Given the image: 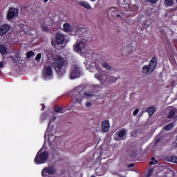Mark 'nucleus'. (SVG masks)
<instances>
[{"mask_svg": "<svg viewBox=\"0 0 177 177\" xmlns=\"http://www.w3.org/2000/svg\"><path fill=\"white\" fill-rule=\"evenodd\" d=\"M55 111L56 113H63L62 111H63V107L62 106H55Z\"/></svg>", "mask_w": 177, "mask_h": 177, "instance_id": "nucleus-28", "label": "nucleus"}, {"mask_svg": "<svg viewBox=\"0 0 177 177\" xmlns=\"http://www.w3.org/2000/svg\"><path fill=\"white\" fill-rule=\"evenodd\" d=\"M96 57L91 58L90 61H87L86 62H84L86 64V68L87 70L90 71V73H95V68H96V66L100 68L102 70V67H100V64L104 68H106V70H111L113 68L110 64H109L106 62H103L102 59L97 58Z\"/></svg>", "mask_w": 177, "mask_h": 177, "instance_id": "nucleus-4", "label": "nucleus"}, {"mask_svg": "<svg viewBox=\"0 0 177 177\" xmlns=\"http://www.w3.org/2000/svg\"><path fill=\"white\" fill-rule=\"evenodd\" d=\"M63 28L66 32H74L75 34L86 32V29L78 24L70 25L68 23H65L63 25Z\"/></svg>", "mask_w": 177, "mask_h": 177, "instance_id": "nucleus-7", "label": "nucleus"}, {"mask_svg": "<svg viewBox=\"0 0 177 177\" xmlns=\"http://www.w3.org/2000/svg\"><path fill=\"white\" fill-rule=\"evenodd\" d=\"M96 70L97 72L94 74V78L100 81L101 84H106V82L115 84L117 82V77L108 75L106 72L102 71L97 65H96Z\"/></svg>", "mask_w": 177, "mask_h": 177, "instance_id": "nucleus-6", "label": "nucleus"}, {"mask_svg": "<svg viewBox=\"0 0 177 177\" xmlns=\"http://www.w3.org/2000/svg\"><path fill=\"white\" fill-rule=\"evenodd\" d=\"M43 77L44 80H52L53 78V69L50 65H45L43 70Z\"/></svg>", "mask_w": 177, "mask_h": 177, "instance_id": "nucleus-10", "label": "nucleus"}, {"mask_svg": "<svg viewBox=\"0 0 177 177\" xmlns=\"http://www.w3.org/2000/svg\"><path fill=\"white\" fill-rule=\"evenodd\" d=\"M144 27H145V28H147V27H149V25L145 24V25L144 26Z\"/></svg>", "mask_w": 177, "mask_h": 177, "instance_id": "nucleus-42", "label": "nucleus"}, {"mask_svg": "<svg viewBox=\"0 0 177 177\" xmlns=\"http://www.w3.org/2000/svg\"><path fill=\"white\" fill-rule=\"evenodd\" d=\"M172 128H174V123H169V124L166 125L164 127V129L165 131H171V129H172Z\"/></svg>", "mask_w": 177, "mask_h": 177, "instance_id": "nucleus-26", "label": "nucleus"}, {"mask_svg": "<svg viewBox=\"0 0 177 177\" xmlns=\"http://www.w3.org/2000/svg\"><path fill=\"white\" fill-rule=\"evenodd\" d=\"M85 106H86V107H91L92 106V103L90 102H86L85 103Z\"/></svg>", "mask_w": 177, "mask_h": 177, "instance_id": "nucleus-35", "label": "nucleus"}, {"mask_svg": "<svg viewBox=\"0 0 177 177\" xmlns=\"http://www.w3.org/2000/svg\"><path fill=\"white\" fill-rule=\"evenodd\" d=\"M55 120H56V117H53L52 119H50L48 128L44 136L45 140H48L50 146L55 145V143H56V140H57V137L55 136L56 135V132H57V126L52 125V124H53L55 122Z\"/></svg>", "mask_w": 177, "mask_h": 177, "instance_id": "nucleus-5", "label": "nucleus"}, {"mask_svg": "<svg viewBox=\"0 0 177 177\" xmlns=\"http://www.w3.org/2000/svg\"><path fill=\"white\" fill-rule=\"evenodd\" d=\"M91 177H95V176H91Z\"/></svg>", "mask_w": 177, "mask_h": 177, "instance_id": "nucleus-47", "label": "nucleus"}, {"mask_svg": "<svg viewBox=\"0 0 177 177\" xmlns=\"http://www.w3.org/2000/svg\"><path fill=\"white\" fill-rule=\"evenodd\" d=\"M153 172H154V169H150L148 172V177L151 176V175H153Z\"/></svg>", "mask_w": 177, "mask_h": 177, "instance_id": "nucleus-34", "label": "nucleus"}, {"mask_svg": "<svg viewBox=\"0 0 177 177\" xmlns=\"http://www.w3.org/2000/svg\"><path fill=\"white\" fill-rule=\"evenodd\" d=\"M3 66H5V63H3V62H0V68H2Z\"/></svg>", "mask_w": 177, "mask_h": 177, "instance_id": "nucleus-38", "label": "nucleus"}, {"mask_svg": "<svg viewBox=\"0 0 177 177\" xmlns=\"http://www.w3.org/2000/svg\"><path fill=\"white\" fill-rule=\"evenodd\" d=\"M79 77H81V68L78 65L72 66L70 74L71 80H75Z\"/></svg>", "mask_w": 177, "mask_h": 177, "instance_id": "nucleus-11", "label": "nucleus"}, {"mask_svg": "<svg viewBox=\"0 0 177 177\" xmlns=\"http://www.w3.org/2000/svg\"><path fill=\"white\" fill-rule=\"evenodd\" d=\"M43 149H40L37 154L36 155L34 162L39 165V164H45L49 158V153L47 151H43Z\"/></svg>", "mask_w": 177, "mask_h": 177, "instance_id": "nucleus-9", "label": "nucleus"}, {"mask_svg": "<svg viewBox=\"0 0 177 177\" xmlns=\"http://www.w3.org/2000/svg\"><path fill=\"white\" fill-rule=\"evenodd\" d=\"M76 3H77V5H80V6H82L83 8H85V9H92V6H91V4L89 3H88L87 1H76Z\"/></svg>", "mask_w": 177, "mask_h": 177, "instance_id": "nucleus-18", "label": "nucleus"}, {"mask_svg": "<svg viewBox=\"0 0 177 177\" xmlns=\"http://www.w3.org/2000/svg\"><path fill=\"white\" fill-rule=\"evenodd\" d=\"M45 3L48 2L49 0H44Z\"/></svg>", "mask_w": 177, "mask_h": 177, "instance_id": "nucleus-46", "label": "nucleus"}, {"mask_svg": "<svg viewBox=\"0 0 177 177\" xmlns=\"http://www.w3.org/2000/svg\"><path fill=\"white\" fill-rule=\"evenodd\" d=\"M55 41L57 45H63L66 41V35L62 33H57Z\"/></svg>", "mask_w": 177, "mask_h": 177, "instance_id": "nucleus-15", "label": "nucleus"}, {"mask_svg": "<svg viewBox=\"0 0 177 177\" xmlns=\"http://www.w3.org/2000/svg\"><path fill=\"white\" fill-rule=\"evenodd\" d=\"M10 30V26L8 24H4L0 26V35H5L8 31Z\"/></svg>", "mask_w": 177, "mask_h": 177, "instance_id": "nucleus-19", "label": "nucleus"}, {"mask_svg": "<svg viewBox=\"0 0 177 177\" xmlns=\"http://www.w3.org/2000/svg\"><path fill=\"white\" fill-rule=\"evenodd\" d=\"M72 95L73 100L81 104L82 103V100H84V97H92L95 96V93H93V90L92 89L85 91L84 87L77 86L73 89Z\"/></svg>", "mask_w": 177, "mask_h": 177, "instance_id": "nucleus-3", "label": "nucleus"}, {"mask_svg": "<svg viewBox=\"0 0 177 177\" xmlns=\"http://www.w3.org/2000/svg\"><path fill=\"white\" fill-rule=\"evenodd\" d=\"M91 1V2H95L96 1V0H90Z\"/></svg>", "mask_w": 177, "mask_h": 177, "instance_id": "nucleus-43", "label": "nucleus"}, {"mask_svg": "<svg viewBox=\"0 0 177 177\" xmlns=\"http://www.w3.org/2000/svg\"><path fill=\"white\" fill-rule=\"evenodd\" d=\"M138 113H139V109H136L134 111H133V115H137Z\"/></svg>", "mask_w": 177, "mask_h": 177, "instance_id": "nucleus-37", "label": "nucleus"}, {"mask_svg": "<svg viewBox=\"0 0 177 177\" xmlns=\"http://www.w3.org/2000/svg\"><path fill=\"white\" fill-rule=\"evenodd\" d=\"M134 164L131 163L129 165V168H132L133 167H134Z\"/></svg>", "mask_w": 177, "mask_h": 177, "instance_id": "nucleus-41", "label": "nucleus"}, {"mask_svg": "<svg viewBox=\"0 0 177 177\" xmlns=\"http://www.w3.org/2000/svg\"><path fill=\"white\" fill-rule=\"evenodd\" d=\"M22 30L25 34H28V35H34V32H35V30H30V28L27 25H24Z\"/></svg>", "mask_w": 177, "mask_h": 177, "instance_id": "nucleus-21", "label": "nucleus"}, {"mask_svg": "<svg viewBox=\"0 0 177 177\" xmlns=\"http://www.w3.org/2000/svg\"><path fill=\"white\" fill-rule=\"evenodd\" d=\"M55 172L56 167L55 166H48L42 170L41 175L42 176H48V175H53Z\"/></svg>", "mask_w": 177, "mask_h": 177, "instance_id": "nucleus-12", "label": "nucleus"}, {"mask_svg": "<svg viewBox=\"0 0 177 177\" xmlns=\"http://www.w3.org/2000/svg\"><path fill=\"white\" fill-rule=\"evenodd\" d=\"M157 67V58L153 57L149 64L145 65L142 67V73H143L145 75H150L154 70H156V68Z\"/></svg>", "mask_w": 177, "mask_h": 177, "instance_id": "nucleus-8", "label": "nucleus"}, {"mask_svg": "<svg viewBox=\"0 0 177 177\" xmlns=\"http://www.w3.org/2000/svg\"><path fill=\"white\" fill-rule=\"evenodd\" d=\"M51 44L53 45V46H54V48H56V42H55L54 41H52Z\"/></svg>", "mask_w": 177, "mask_h": 177, "instance_id": "nucleus-40", "label": "nucleus"}, {"mask_svg": "<svg viewBox=\"0 0 177 177\" xmlns=\"http://www.w3.org/2000/svg\"><path fill=\"white\" fill-rule=\"evenodd\" d=\"M48 24H46V23H41V27L43 31H48L49 28L48 27Z\"/></svg>", "mask_w": 177, "mask_h": 177, "instance_id": "nucleus-25", "label": "nucleus"}, {"mask_svg": "<svg viewBox=\"0 0 177 177\" xmlns=\"http://www.w3.org/2000/svg\"><path fill=\"white\" fill-rule=\"evenodd\" d=\"M17 15H19V10L13 8H10L7 15L8 20H12V19L17 16Z\"/></svg>", "mask_w": 177, "mask_h": 177, "instance_id": "nucleus-14", "label": "nucleus"}, {"mask_svg": "<svg viewBox=\"0 0 177 177\" xmlns=\"http://www.w3.org/2000/svg\"><path fill=\"white\" fill-rule=\"evenodd\" d=\"M102 129L103 132L109 131V129H110V123L109 122V121L105 120V121L102 122Z\"/></svg>", "mask_w": 177, "mask_h": 177, "instance_id": "nucleus-20", "label": "nucleus"}, {"mask_svg": "<svg viewBox=\"0 0 177 177\" xmlns=\"http://www.w3.org/2000/svg\"><path fill=\"white\" fill-rule=\"evenodd\" d=\"M42 110H45V106L43 105Z\"/></svg>", "mask_w": 177, "mask_h": 177, "instance_id": "nucleus-45", "label": "nucleus"}, {"mask_svg": "<svg viewBox=\"0 0 177 177\" xmlns=\"http://www.w3.org/2000/svg\"><path fill=\"white\" fill-rule=\"evenodd\" d=\"M127 131L126 129H122L118 132H116V135L118 137H115V140H116L117 142L120 140H125V139H127Z\"/></svg>", "mask_w": 177, "mask_h": 177, "instance_id": "nucleus-13", "label": "nucleus"}, {"mask_svg": "<svg viewBox=\"0 0 177 177\" xmlns=\"http://www.w3.org/2000/svg\"><path fill=\"white\" fill-rule=\"evenodd\" d=\"M41 57H42V54L38 53L35 57V60H37V62H39L41 60Z\"/></svg>", "mask_w": 177, "mask_h": 177, "instance_id": "nucleus-33", "label": "nucleus"}, {"mask_svg": "<svg viewBox=\"0 0 177 177\" xmlns=\"http://www.w3.org/2000/svg\"><path fill=\"white\" fill-rule=\"evenodd\" d=\"M148 2H151V3H157L158 0H147Z\"/></svg>", "mask_w": 177, "mask_h": 177, "instance_id": "nucleus-36", "label": "nucleus"}, {"mask_svg": "<svg viewBox=\"0 0 177 177\" xmlns=\"http://www.w3.org/2000/svg\"><path fill=\"white\" fill-rule=\"evenodd\" d=\"M32 56H34V52L32 51H29L26 55V57H28V59H30V57H32Z\"/></svg>", "mask_w": 177, "mask_h": 177, "instance_id": "nucleus-31", "label": "nucleus"}, {"mask_svg": "<svg viewBox=\"0 0 177 177\" xmlns=\"http://www.w3.org/2000/svg\"><path fill=\"white\" fill-rule=\"evenodd\" d=\"M111 15L114 17H120L123 20H125V17L124 15L120 14V11H118V8H111Z\"/></svg>", "mask_w": 177, "mask_h": 177, "instance_id": "nucleus-16", "label": "nucleus"}, {"mask_svg": "<svg viewBox=\"0 0 177 177\" xmlns=\"http://www.w3.org/2000/svg\"><path fill=\"white\" fill-rule=\"evenodd\" d=\"M165 5L166 6H172L175 5V1L174 0H165Z\"/></svg>", "mask_w": 177, "mask_h": 177, "instance_id": "nucleus-24", "label": "nucleus"}, {"mask_svg": "<svg viewBox=\"0 0 177 177\" xmlns=\"http://www.w3.org/2000/svg\"><path fill=\"white\" fill-rule=\"evenodd\" d=\"M136 133H138V131H133L131 133V136H135V135H136Z\"/></svg>", "mask_w": 177, "mask_h": 177, "instance_id": "nucleus-39", "label": "nucleus"}, {"mask_svg": "<svg viewBox=\"0 0 177 177\" xmlns=\"http://www.w3.org/2000/svg\"><path fill=\"white\" fill-rule=\"evenodd\" d=\"M0 53L1 55H6V47L5 46H0Z\"/></svg>", "mask_w": 177, "mask_h": 177, "instance_id": "nucleus-27", "label": "nucleus"}, {"mask_svg": "<svg viewBox=\"0 0 177 177\" xmlns=\"http://www.w3.org/2000/svg\"><path fill=\"white\" fill-rule=\"evenodd\" d=\"M131 52H132V48H131L130 50L128 53H131Z\"/></svg>", "mask_w": 177, "mask_h": 177, "instance_id": "nucleus-44", "label": "nucleus"}, {"mask_svg": "<svg viewBox=\"0 0 177 177\" xmlns=\"http://www.w3.org/2000/svg\"><path fill=\"white\" fill-rule=\"evenodd\" d=\"M45 55H46L48 59H53L52 64L57 74L59 77H63L66 74V61L60 55L53 56L50 52L46 50L45 51Z\"/></svg>", "mask_w": 177, "mask_h": 177, "instance_id": "nucleus-1", "label": "nucleus"}, {"mask_svg": "<svg viewBox=\"0 0 177 177\" xmlns=\"http://www.w3.org/2000/svg\"><path fill=\"white\" fill-rule=\"evenodd\" d=\"M73 50H75V52H77V53H80V55L86 59L85 63L90 62L91 59L97 56L96 54H92V51L86 50V40L84 39L80 41H77V43L74 44Z\"/></svg>", "mask_w": 177, "mask_h": 177, "instance_id": "nucleus-2", "label": "nucleus"}, {"mask_svg": "<svg viewBox=\"0 0 177 177\" xmlns=\"http://www.w3.org/2000/svg\"><path fill=\"white\" fill-rule=\"evenodd\" d=\"M50 116V115L46 114V113H43L41 114V121H44V120H46V118H48V117Z\"/></svg>", "mask_w": 177, "mask_h": 177, "instance_id": "nucleus-29", "label": "nucleus"}, {"mask_svg": "<svg viewBox=\"0 0 177 177\" xmlns=\"http://www.w3.org/2000/svg\"><path fill=\"white\" fill-rule=\"evenodd\" d=\"M129 8L130 10H132L133 12H138V10H139V7H138L136 4H130Z\"/></svg>", "mask_w": 177, "mask_h": 177, "instance_id": "nucleus-22", "label": "nucleus"}, {"mask_svg": "<svg viewBox=\"0 0 177 177\" xmlns=\"http://www.w3.org/2000/svg\"><path fill=\"white\" fill-rule=\"evenodd\" d=\"M129 2V0H119V3L120 5H127Z\"/></svg>", "mask_w": 177, "mask_h": 177, "instance_id": "nucleus-30", "label": "nucleus"}, {"mask_svg": "<svg viewBox=\"0 0 177 177\" xmlns=\"http://www.w3.org/2000/svg\"><path fill=\"white\" fill-rule=\"evenodd\" d=\"M157 160L154 157L151 158V161L149 162L150 165H154V164H157Z\"/></svg>", "mask_w": 177, "mask_h": 177, "instance_id": "nucleus-32", "label": "nucleus"}, {"mask_svg": "<svg viewBox=\"0 0 177 177\" xmlns=\"http://www.w3.org/2000/svg\"><path fill=\"white\" fill-rule=\"evenodd\" d=\"M167 118H172L173 120H177V109L175 108H171L167 115Z\"/></svg>", "mask_w": 177, "mask_h": 177, "instance_id": "nucleus-17", "label": "nucleus"}, {"mask_svg": "<svg viewBox=\"0 0 177 177\" xmlns=\"http://www.w3.org/2000/svg\"><path fill=\"white\" fill-rule=\"evenodd\" d=\"M147 111L149 114V115H152L153 114H154V111H156V106H151V107H149L147 109Z\"/></svg>", "mask_w": 177, "mask_h": 177, "instance_id": "nucleus-23", "label": "nucleus"}]
</instances>
